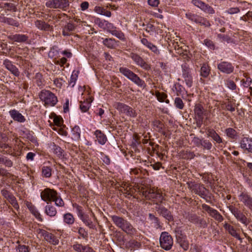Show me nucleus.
Masks as SVG:
<instances>
[{
	"mask_svg": "<svg viewBox=\"0 0 252 252\" xmlns=\"http://www.w3.org/2000/svg\"><path fill=\"white\" fill-rule=\"evenodd\" d=\"M111 218L115 225L127 234L133 236L136 233V229L126 220L115 215L112 216Z\"/></svg>",
	"mask_w": 252,
	"mask_h": 252,
	"instance_id": "nucleus-1",
	"label": "nucleus"
},
{
	"mask_svg": "<svg viewBox=\"0 0 252 252\" xmlns=\"http://www.w3.org/2000/svg\"><path fill=\"white\" fill-rule=\"evenodd\" d=\"M142 194L147 199L152 200L158 206V203H161L164 198L159 190L155 188H150L142 192Z\"/></svg>",
	"mask_w": 252,
	"mask_h": 252,
	"instance_id": "nucleus-2",
	"label": "nucleus"
},
{
	"mask_svg": "<svg viewBox=\"0 0 252 252\" xmlns=\"http://www.w3.org/2000/svg\"><path fill=\"white\" fill-rule=\"evenodd\" d=\"M119 71L126 77L134 83L137 85L142 87L144 84V81L141 79L136 74L126 67H121Z\"/></svg>",
	"mask_w": 252,
	"mask_h": 252,
	"instance_id": "nucleus-3",
	"label": "nucleus"
},
{
	"mask_svg": "<svg viewBox=\"0 0 252 252\" xmlns=\"http://www.w3.org/2000/svg\"><path fill=\"white\" fill-rule=\"evenodd\" d=\"M39 97L44 102L45 105L54 106L58 102L56 95L49 91L42 90L39 94Z\"/></svg>",
	"mask_w": 252,
	"mask_h": 252,
	"instance_id": "nucleus-4",
	"label": "nucleus"
},
{
	"mask_svg": "<svg viewBox=\"0 0 252 252\" xmlns=\"http://www.w3.org/2000/svg\"><path fill=\"white\" fill-rule=\"evenodd\" d=\"M113 106L119 112L126 114L127 116L134 118L137 116L135 111L132 108L124 103L117 102L114 103Z\"/></svg>",
	"mask_w": 252,
	"mask_h": 252,
	"instance_id": "nucleus-5",
	"label": "nucleus"
},
{
	"mask_svg": "<svg viewBox=\"0 0 252 252\" xmlns=\"http://www.w3.org/2000/svg\"><path fill=\"white\" fill-rule=\"evenodd\" d=\"M159 242L160 247L166 251L170 250L173 244L172 237L166 232L161 233L160 236Z\"/></svg>",
	"mask_w": 252,
	"mask_h": 252,
	"instance_id": "nucleus-6",
	"label": "nucleus"
},
{
	"mask_svg": "<svg viewBox=\"0 0 252 252\" xmlns=\"http://www.w3.org/2000/svg\"><path fill=\"white\" fill-rule=\"evenodd\" d=\"M69 2L67 0H50L46 2V5L51 8H59L65 10L69 6Z\"/></svg>",
	"mask_w": 252,
	"mask_h": 252,
	"instance_id": "nucleus-7",
	"label": "nucleus"
},
{
	"mask_svg": "<svg viewBox=\"0 0 252 252\" xmlns=\"http://www.w3.org/2000/svg\"><path fill=\"white\" fill-rule=\"evenodd\" d=\"M105 27V29L107 32L111 33L113 35L121 40H125L126 38L124 33L121 31L119 30L112 23L107 21Z\"/></svg>",
	"mask_w": 252,
	"mask_h": 252,
	"instance_id": "nucleus-8",
	"label": "nucleus"
},
{
	"mask_svg": "<svg viewBox=\"0 0 252 252\" xmlns=\"http://www.w3.org/2000/svg\"><path fill=\"white\" fill-rule=\"evenodd\" d=\"M239 201L252 212V196L246 191H241L238 195Z\"/></svg>",
	"mask_w": 252,
	"mask_h": 252,
	"instance_id": "nucleus-9",
	"label": "nucleus"
},
{
	"mask_svg": "<svg viewBox=\"0 0 252 252\" xmlns=\"http://www.w3.org/2000/svg\"><path fill=\"white\" fill-rule=\"evenodd\" d=\"M229 210L231 213L234 216L235 218L239 221L245 225H247L249 223V221L246 216L238 208L233 206H230Z\"/></svg>",
	"mask_w": 252,
	"mask_h": 252,
	"instance_id": "nucleus-10",
	"label": "nucleus"
},
{
	"mask_svg": "<svg viewBox=\"0 0 252 252\" xmlns=\"http://www.w3.org/2000/svg\"><path fill=\"white\" fill-rule=\"evenodd\" d=\"M182 77L186 85L190 88L193 83V77L191 73V69L186 65H182Z\"/></svg>",
	"mask_w": 252,
	"mask_h": 252,
	"instance_id": "nucleus-11",
	"label": "nucleus"
},
{
	"mask_svg": "<svg viewBox=\"0 0 252 252\" xmlns=\"http://www.w3.org/2000/svg\"><path fill=\"white\" fill-rule=\"evenodd\" d=\"M190 189L192 192L204 199L207 196L208 190L203 185L200 184H194L190 187Z\"/></svg>",
	"mask_w": 252,
	"mask_h": 252,
	"instance_id": "nucleus-12",
	"label": "nucleus"
},
{
	"mask_svg": "<svg viewBox=\"0 0 252 252\" xmlns=\"http://www.w3.org/2000/svg\"><path fill=\"white\" fill-rule=\"evenodd\" d=\"M192 3L197 7L199 8L204 12L209 14H213L215 13V10L209 5L206 4L200 0H192Z\"/></svg>",
	"mask_w": 252,
	"mask_h": 252,
	"instance_id": "nucleus-13",
	"label": "nucleus"
},
{
	"mask_svg": "<svg viewBox=\"0 0 252 252\" xmlns=\"http://www.w3.org/2000/svg\"><path fill=\"white\" fill-rule=\"evenodd\" d=\"M192 3L197 7L199 8L204 12L209 14H213L215 13V10L209 5L206 4L200 0H192Z\"/></svg>",
	"mask_w": 252,
	"mask_h": 252,
	"instance_id": "nucleus-14",
	"label": "nucleus"
},
{
	"mask_svg": "<svg viewBox=\"0 0 252 252\" xmlns=\"http://www.w3.org/2000/svg\"><path fill=\"white\" fill-rule=\"evenodd\" d=\"M202 208L206 211L210 216L214 218L216 220L219 222H221L223 220V217L220 214L216 209H214L208 205L203 204L202 205Z\"/></svg>",
	"mask_w": 252,
	"mask_h": 252,
	"instance_id": "nucleus-15",
	"label": "nucleus"
},
{
	"mask_svg": "<svg viewBox=\"0 0 252 252\" xmlns=\"http://www.w3.org/2000/svg\"><path fill=\"white\" fill-rule=\"evenodd\" d=\"M57 191L53 189L46 188L41 191L40 196L41 199L46 202H51L57 195Z\"/></svg>",
	"mask_w": 252,
	"mask_h": 252,
	"instance_id": "nucleus-16",
	"label": "nucleus"
},
{
	"mask_svg": "<svg viewBox=\"0 0 252 252\" xmlns=\"http://www.w3.org/2000/svg\"><path fill=\"white\" fill-rule=\"evenodd\" d=\"M38 233L41 234L46 241L53 245L58 244L59 242L58 239L53 234L40 229H38Z\"/></svg>",
	"mask_w": 252,
	"mask_h": 252,
	"instance_id": "nucleus-17",
	"label": "nucleus"
},
{
	"mask_svg": "<svg viewBox=\"0 0 252 252\" xmlns=\"http://www.w3.org/2000/svg\"><path fill=\"white\" fill-rule=\"evenodd\" d=\"M130 57L137 65L140 66L143 69L148 70L150 68V65L147 63L139 55L131 53L130 54Z\"/></svg>",
	"mask_w": 252,
	"mask_h": 252,
	"instance_id": "nucleus-18",
	"label": "nucleus"
},
{
	"mask_svg": "<svg viewBox=\"0 0 252 252\" xmlns=\"http://www.w3.org/2000/svg\"><path fill=\"white\" fill-rule=\"evenodd\" d=\"M240 147L245 151L252 153V139L249 137L243 138L240 142Z\"/></svg>",
	"mask_w": 252,
	"mask_h": 252,
	"instance_id": "nucleus-19",
	"label": "nucleus"
},
{
	"mask_svg": "<svg viewBox=\"0 0 252 252\" xmlns=\"http://www.w3.org/2000/svg\"><path fill=\"white\" fill-rule=\"evenodd\" d=\"M194 112L195 117L200 123H202L204 116L206 115V111L204 109L202 105L196 104L194 106Z\"/></svg>",
	"mask_w": 252,
	"mask_h": 252,
	"instance_id": "nucleus-20",
	"label": "nucleus"
},
{
	"mask_svg": "<svg viewBox=\"0 0 252 252\" xmlns=\"http://www.w3.org/2000/svg\"><path fill=\"white\" fill-rule=\"evenodd\" d=\"M156 209L160 215L162 216L168 220L171 221L173 220V218L171 212L164 207L159 204L156 207Z\"/></svg>",
	"mask_w": 252,
	"mask_h": 252,
	"instance_id": "nucleus-21",
	"label": "nucleus"
},
{
	"mask_svg": "<svg viewBox=\"0 0 252 252\" xmlns=\"http://www.w3.org/2000/svg\"><path fill=\"white\" fill-rule=\"evenodd\" d=\"M3 64L14 76L18 77L20 75V72L19 69L10 61L7 59L3 61Z\"/></svg>",
	"mask_w": 252,
	"mask_h": 252,
	"instance_id": "nucleus-22",
	"label": "nucleus"
},
{
	"mask_svg": "<svg viewBox=\"0 0 252 252\" xmlns=\"http://www.w3.org/2000/svg\"><path fill=\"white\" fill-rule=\"evenodd\" d=\"M218 68L222 72L229 74L233 72L234 67L226 62H222L218 64Z\"/></svg>",
	"mask_w": 252,
	"mask_h": 252,
	"instance_id": "nucleus-23",
	"label": "nucleus"
},
{
	"mask_svg": "<svg viewBox=\"0 0 252 252\" xmlns=\"http://www.w3.org/2000/svg\"><path fill=\"white\" fill-rule=\"evenodd\" d=\"M189 219L191 222L197 224L200 227L205 228L207 226L206 220L195 215H191Z\"/></svg>",
	"mask_w": 252,
	"mask_h": 252,
	"instance_id": "nucleus-24",
	"label": "nucleus"
},
{
	"mask_svg": "<svg viewBox=\"0 0 252 252\" xmlns=\"http://www.w3.org/2000/svg\"><path fill=\"white\" fill-rule=\"evenodd\" d=\"M140 41L143 45L147 47L155 54L158 55L159 54V51L158 47L149 41L146 38H142L140 39Z\"/></svg>",
	"mask_w": 252,
	"mask_h": 252,
	"instance_id": "nucleus-25",
	"label": "nucleus"
},
{
	"mask_svg": "<svg viewBox=\"0 0 252 252\" xmlns=\"http://www.w3.org/2000/svg\"><path fill=\"white\" fill-rule=\"evenodd\" d=\"M34 24L37 28L41 31H49L53 30L52 26L42 20L35 21Z\"/></svg>",
	"mask_w": 252,
	"mask_h": 252,
	"instance_id": "nucleus-26",
	"label": "nucleus"
},
{
	"mask_svg": "<svg viewBox=\"0 0 252 252\" xmlns=\"http://www.w3.org/2000/svg\"><path fill=\"white\" fill-rule=\"evenodd\" d=\"M0 8L1 11H4L5 14L9 11L15 12L17 10L16 6L12 3L1 2L0 3Z\"/></svg>",
	"mask_w": 252,
	"mask_h": 252,
	"instance_id": "nucleus-27",
	"label": "nucleus"
},
{
	"mask_svg": "<svg viewBox=\"0 0 252 252\" xmlns=\"http://www.w3.org/2000/svg\"><path fill=\"white\" fill-rule=\"evenodd\" d=\"M9 114L11 117L14 121H17L20 123H23L25 121L24 117L18 111L15 109L11 110L9 112Z\"/></svg>",
	"mask_w": 252,
	"mask_h": 252,
	"instance_id": "nucleus-28",
	"label": "nucleus"
},
{
	"mask_svg": "<svg viewBox=\"0 0 252 252\" xmlns=\"http://www.w3.org/2000/svg\"><path fill=\"white\" fill-rule=\"evenodd\" d=\"M223 227L227 231H228V233L231 235L242 242V239L240 237L239 235L237 233L236 230L235 229L233 226L225 222L223 224Z\"/></svg>",
	"mask_w": 252,
	"mask_h": 252,
	"instance_id": "nucleus-29",
	"label": "nucleus"
},
{
	"mask_svg": "<svg viewBox=\"0 0 252 252\" xmlns=\"http://www.w3.org/2000/svg\"><path fill=\"white\" fill-rule=\"evenodd\" d=\"M94 135L96 138V140L98 141L99 144L101 145H104L105 144L107 140V138L106 135L100 130H96L94 132Z\"/></svg>",
	"mask_w": 252,
	"mask_h": 252,
	"instance_id": "nucleus-30",
	"label": "nucleus"
},
{
	"mask_svg": "<svg viewBox=\"0 0 252 252\" xmlns=\"http://www.w3.org/2000/svg\"><path fill=\"white\" fill-rule=\"evenodd\" d=\"M93 99L91 97H89L88 98H87L86 100H84L83 102L81 101L80 104V108L82 112H87L90 108L91 103Z\"/></svg>",
	"mask_w": 252,
	"mask_h": 252,
	"instance_id": "nucleus-31",
	"label": "nucleus"
},
{
	"mask_svg": "<svg viewBox=\"0 0 252 252\" xmlns=\"http://www.w3.org/2000/svg\"><path fill=\"white\" fill-rule=\"evenodd\" d=\"M75 28V26L73 24L68 23L63 29V35L64 36L70 35L71 32L74 31Z\"/></svg>",
	"mask_w": 252,
	"mask_h": 252,
	"instance_id": "nucleus-32",
	"label": "nucleus"
},
{
	"mask_svg": "<svg viewBox=\"0 0 252 252\" xmlns=\"http://www.w3.org/2000/svg\"><path fill=\"white\" fill-rule=\"evenodd\" d=\"M0 22L6 23L8 25L15 27L19 26V23L17 21L11 18H7L0 15Z\"/></svg>",
	"mask_w": 252,
	"mask_h": 252,
	"instance_id": "nucleus-33",
	"label": "nucleus"
},
{
	"mask_svg": "<svg viewBox=\"0 0 252 252\" xmlns=\"http://www.w3.org/2000/svg\"><path fill=\"white\" fill-rule=\"evenodd\" d=\"M10 38L15 42H23L26 41L28 37L25 34H16L10 35Z\"/></svg>",
	"mask_w": 252,
	"mask_h": 252,
	"instance_id": "nucleus-34",
	"label": "nucleus"
},
{
	"mask_svg": "<svg viewBox=\"0 0 252 252\" xmlns=\"http://www.w3.org/2000/svg\"><path fill=\"white\" fill-rule=\"evenodd\" d=\"M177 241L181 247H182L184 250L186 251L189 249V244L185 236H182L177 237Z\"/></svg>",
	"mask_w": 252,
	"mask_h": 252,
	"instance_id": "nucleus-35",
	"label": "nucleus"
},
{
	"mask_svg": "<svg viewBox=\"0 0 252 252\" xmlns=\"http://www.w3.org/2000/svg\"><path fill=\"white\" fill-rule=\"evenodd\" d=\"M81 130L79 126H74L71 130L72 139L74 140L77 141L80 138Z\"/></svg>",
	"mask_w": 252,
	"mask_h": 252,
	"instance_id": "nucleus-36",
	"label": "nucleus"
},
{
	"mask_svg": "<svg viewBox=\"0 0 252 252\" xmlns=\"http://www.w3.org/2000/svg\"><path fill=\"white\" fill-rule=\"evenodd\" d=\"M126 246L130 249V250L131 251L137 250L140 248L141 247V244L135 240H131L126 243Z\"/></svg>",
	"mask_w": 252,
	"mask_h": 252,
	"instance_id": "nucleus-37",
	"label": "nucleus"
},
{
	"mask_svg": "<svg viewBox=\"0 0 252 252\" xmlns=\"http://www.w3.org/2000/svg\"><path fill=\"white\" fill-rule=\"evenodd\" d=\"M210 73V66L207 63H203L200 68V75L204 77H207Z\"/></svg>",
	"mask_w": 252,
	"mask_h": 252,
	"instance_id": "nucleus-38",
	"label": "nucleus"
},
{
	"mask_svg": "<svg viewBox=\"0 0 252 252\" xmlns=\"http://www.w3.org/2000/svg\"><path fill=\"white\" fill-rule=\"evenodd\" d=\"M94 11L100 15H102L108 17L111 16V13L110 11L106 10L103 7L99 6H96L94 8Z\"/></svg>",
	"mask_w": 252,
	"mask_h": 252,
	"instance_id": "nucleus-39",
	"label": "nucleus"
},
{
	"mask_svg": "<svg viewBox=\"0 0 252 252\" xmlns=\"http://www.w3.org/2000/svg\"><path fill=\"white\" fill-rule=\"evenodd\" d=\"M103 44L109 48H114L116 46V41L114 38H105L103 40Z\"/></svg>",
	"mask_w": 252,
	"mask_h": 252,
	"instance_id": "nucleus-40",
	"label": "nucleus"
},
{
	"mask_svg": "<svg viewBox=\"0 0 252 252\" xmlns=\"http://www.w3.org/2000/svg\"><path fill=\"white\" fill-rule=\"evenodd\" d=\"M64 222L69 225L72 224L75 221L73 216L69 213H66L63 217Z\"/></svg>",
	"mask_w": 252,
	"mask_h": 252,
	"instance_id": "nucleus-41",
	"label": "nucleus"
},
{
	"mask_svg": "<svg viewBox=\"0 0 252 252\" xmlns=\"http://www.w3.org/2000/svg\"><path fill=\"white\" fill-rule=\"evenodd\" d=\"M45 213L50 217H54L57 214V210L54 206L48 205L45 207Z\"/></svg>",
	"mask_w": 252,
	"mask_h": 252,
	"instance_id": "nucleus-42",
	"label": "nucleus"
},
{
	"mask_svg": "<svg viewBox=\"0 0 252 252\" xmlns=\"http://www.w3.org/2000/svg\"><path fill=\"white\" fill-rule=\"evenodd\" d=\"M155 95L159 102H163L165 101L166 103H169L168 99L165 100L167 97V95L164 93L157 91L155 93Z\"/></svg>",
	"mask_w": 252,
	"mask_h": 252,
	"instance_id": "nucleus-43",
	"label": "nucleus"
},
{
	"mask_svg": "<svg viewBox=\"0 0 252 252\" xmlns=\"http://www.w3.org/2000/svg\"><path fill=\"white\" fill-rule=\"evenodd\" d=\"M52 150L55 154H56L59 158H61L63 157V150L59 146L55 145L54 143L53 145Z\"/></svg>",
	"mask_w": 252,
	"mask_h": 252,
	"instance_id": "nucleus-44",
	"label": "nucleus"
},
{
	"mask_svg": "<svg viewBox=\"0 0 252 252\" xmlns=\"http://www.w3.org/2000/svg\"><path fill=\"white\" fill-rule=\"evenodd\" d=\"M83 222L90 228H94V225L93 224V221L89 219V216H84L80 219Z\"/></svg>",
	"mask_w": 252,
	"mask_h": 252,
	"instance_id": "nucleus-45",
	"label": "nucleus"
},
{
	"mask_svg": "<svg viewBox=\"0 0 252 252\" xmlns=\"http://www.w3.org/2000/svg\"><path fill=\"white\" fill-rule=\"evenodd\" d=\"M42 173L43 176L45 178H49L52 175V169L49 166H44L42 168Z\"/></svg>",
	"mask_w": 252,
	"mask_h": 252,
	"instance_id": "nucleus-46",
	"label": "nucleus"
},
{
	"mask_svg": "<svg viewBox=\"0 0 252 252\" xmlns=\"http://www.w3.org/2000/svg\"><path fill=\"white\" fill-rule=\"evenodd\" d=\"M186 17L190 21L197 23L200 17L196 14H192L191 13H188L186 14Z\"/></svg>",
	"mask_w": 252,
	"mask_h": 252,
	"instance_id": "nucleus-47",
	"label": "nucleus"
},
{
	"mask_svg": "<svg viewBox=\"0 0 252 252\" xmlns=\"http://www.w3.org/2000/svg\"><path fill=\"white\" fill-rule=\"evenodd\" d=\"M225 133L226 135L231 138H235L237 136L236 131L232 128H228L225 129Z\"/></svg>",
	"mask_w": 252,
	"mask_h": 252,
	"instance_id": "nucleus-48",
	"label": "nucleus"
},
{
	"mask_svg": "<svg viewBox=\"0 0 252 252\" xmlns=\"http://www.w3.org/2000/svg\"><path fill=\"white\" fill-rule=\"evenodd\" d=\"M174 104L175 107L180 110H182L184 107V103L182 99L179 97H176L174 100Z\"/></svg>",
	"mask_w": 252,
	"mask_h": 252,
	"instance_id": "nucleus-49",
	"label": "nucleus"
},
{
	"mask_svg": "<svg viewBox=\"0 0 252 252\" xmlns=\"http://www.w3.org/2000/svg\"><path fill=\"white\" fill-rule=\"evenodd\" d=\"M52 201L55 202L56 205L59 207L63 206L64 204L63 200L62 199L61 196L58 195V193H57L56 197L54 198Z\"/></svg>",
	"mask_w": 252,
	"mask_h": 252,
	"instance_id": "nucleus-50",
	"label": "nucleus"
},
{
	"mask_svg": "<svg viewBox=\"0 0 252 252\" xmlns=\"http://www.w3.org/2000/svg\"><path fill=\"white\" fill-rule=\"evenodd\" d=\"M201 146L204 149L210 150L212 147V144L209 140L202 138Z\"/></svg>",
	"mask_w": 252,
	"mask_h": 252,
	"instance_id": "nucleus-51",
	"label": "nucleus"
},
{
	"mask_svg": "<svg viewBox=\"0 0 252 252\" xmlns=\"http://www.w3.org/2000/svg\"><path fill=\"white\" fill-rule=\"evenodd\" d=\"M149 219L151 221L152 223L154 224L155 226L158 227L159 225L158 219L153 214L150 213L149 214Z\"/></svg>",
	"mask_w": 252,
	"mask_h": 252,
	"instance_id": "nucleus-52",
	"label": "nucleus"
},
{
	"mask_svg": "<svg viewBox=\"0 0 252 252\" xmlns=\"http://www.w3.org/2000/svg\"><path fill=\"white\" fill-rule=\"evenodd\" d=\"M143 26H145V31L150 34H152L155 32V26L151 23H148L146 25L143 24Z\"/></svg>",
	"mask_w": 252,
	"mask_h": 252,
	"instance_id": "nucleus-53",
	"label": "nucleus"
},
{
	"mask_svg": "<svg viewBox=\"0 0 252 252\" xmlns=\"http://www.w3.org/2000/svg\"><path fill=\"white\" fill-rule=\"evenodd\" d=\"M153 125L156 128V130L158 132H161L162 131L163 125L160 121L158 120H155L153 122Z\"/></svg>",
	"mask_w": 252,
	"mask_h": 252,
	"instance_id": "nucleus-54",
	"label": "nucleus"
},
{
	"mask_svg": "<svg viewBox=\"0 0 252 252\" xmlns=\"http://www.w3.org/2000/svg\"><path fill=\"white\" fill-rule=\"evenodd\" d=\"M175 89L178 96L182 95L185 92V88L179 84L175 85Z\"/></svg>",
	"mask_w": 252,
	"mask_h": 252,
	"instance_id": "nucleus-55",
	"label": "nucleus"
},
{
	"mask_svg": "<svg viewBox=\"0 0 252 252\" xmlns=\"http://www.w3.org/2000/svg\"><path fill=\"white\" fill-rule=\"evenodd\" d=\"M218 38L221 42L226 41L227 43L230 42L231 39L228 35L222 34H218Z\"/></svg>",
	"mask_w": 252,
	"mask_h": 252,
	"instance_id": "nucleus-56",
	"label": "nucleus"
},
{
	"mask_svg": "<svg viewBox=\"0 0 252 252\" xmlns=\"http://www.w3.org/2000/svg\"><path fill=\"white\" fill-rule=\"evenodd\" d=\"M95 23L97 24L100 28L105 29V27L107 23V21L105 20H101L99 18H96L95 20Z\"/></svg>",
	"mask_w": 252,
	"mask_h": 252,
	"instance_id": "nucleus-57",
	"label": "nucleus"
},
{
	"mask_svg": "<svg viewBox=\"0 0 252 252\" xmlns=\"http://www.w3.org/2000/svg\"><path fill=\"white\" fill-rule=\"evenodd\" d=\"M197 24H199L200 25L204 26L205 27H209L211 26L209 21L201 16L199 19Z\"/></svg>",
	"mask_w": 252,
	"mask_h": 252,
	"instance_id": "nucleus-58",
	"label": "nucleus"
},
{
	"mask_svg": "<svg viewBox=\"0 0 252 252\" xmlns=\"http://www.w3.org/2000/svg\"><path fill=\"white\" fill-rule=\"evenodd\" d=\"M18 252H29L30 249L29 246L24 245H19L17 248Z\"/></svg>",
	"mask_w": 252,
	"mask_h": 252,
	"instance_id": "nucleus-59",
	"label": "nucleus"
},
{
	"mask_svg": "<svg viewBox=\"0 0 252 252\" xmlns=\"http://www.w3.org/2000/svg\"><path fill=\"white\" fill-rule=\"evenodd\" d=\"M53 122L56 126H61L62 125L63 119L61 117L55 115L53 117Z\"/></svg>",
	"mask_w": 252,
	"mask_h": 252,
	"instance_id": "nucleus-60",
	"label": "nucleus"
},
{
	"mask_svg": "<svg viewBox=\"0 0 252 252\" xmlns=\"http://www.w3.org/2000/svg\"><path fill=\"white\" fill-rule=\"evenodd\" d=\"M67 60L65 58L63 57L59 60H56L54 61V63L56 64L60 65L61 66H63V65L66 63Z\"/></svg>",
	"mask_w": 252,
	"mask_h": 252,
	"instance_id": "nucleus-61",
	"label": "nucleus"
},
{
	"mask_svg": "<svg viewBox=\"0 0 252 252\" xmlns=\"http://www.w3.org/2000/svg\"><path fill=\"white\" fill-rule=\"evenodd\" d=\"M202 140V138L200 139L197 137H194L192 140V142L196 146H197L198 147H200L201 145Z\"/></svg>",
	"mask_w": 252,
	"mask_h": 252,
	"instance_id": "nucleus-62",
	"label": "nucleus"
},
{
	"mask_svg": "<svg viewBox=\"0 0 252 252\" xmlns=\"http://www.w3.org/2000/svg\"><path fill=\"white\" fill-rule=\"evenodd\" d=\"M240 11L238 7H231L227 10L225 12L230 14H234L239 13Z\"/></svg>",
	"mask_w": 252,
	"mask_h": 252,
	"instance_id": "nucleus-63",
	"label": "nucleus"
},
{
	"mask_svg": "<svg viewBox=\"0 0 252 252\" xmlns=\"http://www.w3.org/2000/svg\"><path fill=\"white\" fill-rule=\"evenodd\" d=\"M204 43L206 45V46L210 48L211 49H215V45L212 41L206 39L204 40Z\"/></svg>",
	"mask_w": 252,
	"mask_h": 252,
	"instance_id": "nucleus-64",
	"label": "nucleus"
}]
</instances>
